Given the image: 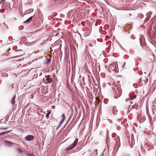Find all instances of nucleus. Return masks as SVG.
Segmentation results:
<instances>
[{
	"label": "nucleus",
	"instance_id": "f257e3e1",
	"mask_svg": "<svg viewBox=\"0 0 156 156\" xmlns=\"http://www.w3.org/2000/svg\"><path fill=\"white\" fill-rule=\"evenodd\" d=\"M119 141L120 139L118 136H117V137L115 139H113L109 143L108 142V140H107L106 143L107 144L108 150H109L110 149H111V147H112V148L114 144L115 145L114 148L115 149L117 148H119V146L118 147Z\"/></svg>",
	"mask_w": 156,
	"mask_h": 156
},
{
	"label": "nucleus",
	"instance_id": "f03ea898",
	"mask_svg": "<svg viewBox=\"0 0 156 156\" xmlns=\"http://www.w3.org/2000/svg\"><path fill=\"white\" fill-rule=\"evenodd\" d=\"M40 60L41 62L44 65L47 64L51 61V59L46 56H44L43 53L41 54V56H40Z\"/></svg>",
	"mask_w": 156,
	"mask_h": 156
},
{
	"label": "nucleus",
	"instance_id": "7ed1b4c3",
	"mask_svg": "<svg viewBox=\"0 0 156 156\" xmlns=\"http://www.w3.org/2000/svg\"><path fill=\"white\" fill-rule=\"evenodd\" d=\"M108 71L110 73L116 74L118 73V68H116V65L115 64H111L109 65L108 68Z\"/></svg>",
	"mask_w": 156,
	"mask_h": 156
},
{
	"label": "nucleus",
	"instance_id": "20e7f679",
	"mask_svg": "<svg viewBox=\"0 0 156 156\" xmlns=\"http://www.w3.org/2000/svg\"><path fill=\"white\" fill-rule=\"evenodd\" d=\"M78 139L76 138L74 141L73 143L69 146L68 147L65 149L66 151H68L71 150L73 149L76 145L78 142Z\"/></svg>",
	"mask_w": 156,
	"mask_h": 156
},
{
	"label": "nucleus",
	"instance_id": "39448f33",
	"mask_svg": "<svg viewBox=\"0 0 156 156\" xmlns=\"http://www.w3.org/2000/svg\"><path fill=\"white\" fill-rule=\"evenodd\" d=\"M117 92L115 91L114 93V98L117 99L119 97L122 93V90L120 87H117Z\"/></svg>",
	"mask_w": 156,
	"mask_h": 156
},
{
	"label": "nucleus",
	"instance_id": "423d86ee",
	"mask_svg": "<svg viewBox=\"0 0 156 156\" xmlns=\"http://www.w3.org/2000/svg\"><path fill=\"white\" fill-rule=\"evenodd\" d=\"M34 136L33 135H29L26 136L25 138V140L27 141H31L34 139Z\"/></svg>",
	"mask_w": 156,
	"mask_h": 156
},
{
	"label": "nucleus",
	"instance_id": "0eeeda50",
	"mask_svg": "<svg viewBox=\"0 0 156 156\" xmlns=\"http://www.w3.org/2000/svg\"><path fill=\"white\" fill-rule=\"evenodd\" d=\"M66 116L64 114H62L60 118H61V120L60 122V126L63 122L65 119Z\"/></svg>",
	"mask_w": 156,
	"mask_h": 156
},
{
	"label": "nucleus",
	"instance_id": "6e6552de",
	"mask_svg": "<svg viewBox=\"0 0 156 156\" xmlns=\"http://www.w3.org/2000/svg\"><path fill=\"white\" fill-rule=\"evenodd\" d=\"M44 82L45 83H51L52 81V80L51 78H47L45 79V80H44Z\"/></svg>",
	"mask_w": 156,
	"mask_h": 156
},
{
	"label": "nucleus",
	"instance_id": "1a4fd4ad",
	"mask_svg": "<svg viewBox=\"0 0 156 156\" xmlns=\"http://www.w3.org/2000/svg\"><path fill=\"white\" fill-rule=\"evenodd\" d=\"M113 113L115 114L116 115L117 112V110L116 109V107L115 106H114L112 108Z\"/></svg>",
	"mask_w": 156,
	"mask_h": 156
},
{
	"label": "nucleus",
	"instance_id": "9d476101",
	"mask_svg": "<svg viewBox=\"0 0 156 156\" xmlns=\"http://www.w3.org/2000/svg\"><path fill=\"white\" fill-rule=\"evenodd\" d=\"M5 145L7 146H12V144L10 142L8 141H5Z\"/></svg>",
	"mask_w": 156,
	"mask_h": 156
},
{
	"label": "nucleus",
	"instance_id": "9b49d317",
	"mask_svg": "<svg viewBox=\"0 0 156 156\" xmlns=\"http://www.w3.org/2000/svg\"><path fill=\"white\" fill-rule=\"evenodd\" d=\"M145 145L148 147H149V148L150 149H152L154 148V147L151 144H146Z\"/></svg>",
	"mask_w": 156,
	"mask_h": 156
},
{
	"label": "nucleus",
	"instance_id": "f8f14e48",
	"mask_svg": "<svg viewBox=\"0 0 156 156\" xmlns=\"http://www.w3.org/2000/svg\"><path fill=\"white\" fill-rule=\"evenodd\" d=\"M15 98H16V95H14V97H13L12 101V103L13 104H13H15Z\"/></svg>",
	"mask_w": 156,
	"mask_h": 156
},
{
	"label": "nucleus",
	"instance_id": "ddd939ff",
	"mask_svg": "<svg viewBox=\"0 0 156 156\" xmlns=\"http://www.w3.org/2000/svg\"><path fill=\"white\" fill-rule=\"evenodd\" d=\"M135 98H136V96L135 95V96H132L131 97H129V100H133Z\"/></svg>",
	"mask_w": 156,
	"mask_h": 156
},
{
	"label": "nucleus",
	"instance_id": "4468645a",
	"mask_svg": "<svg viewBox=\"0 0 156 156\" xmlns=\"http://www.w3.org/2000/svg\"><path fill=\"white\" fill-rule=\"evenodd\" d=\"M33 17L32 16H31L28 19H27L26 21H25V23H27L29 22V21L31 20L32 19Z\"/></svg>",
	"mask_w": 156,
	"mask_h": 156
},
{
	"label": "nucleus",
	"instance_id": "2eb2a0df",
	"mask_svg": "<svg viewBox=\"0 0 156 156\" xmlns=\"http://www.w3.org/2000/svg\"><path fill=\"white\" fill-rule=\"evenodd\" d=\"M51 111H48V112H47V114H46V118H47V119L48 118V117H49V114L50 113H51Z\"/></svg>",
	"mask_w": 156,
	"mask_h": 156
},
{
	"label": "nucleus",
	"instance_id": "dca6fc26",
	"mask_svg": "<svg viewBox=\"0 0 156 156\" xmlns=\"http://www.w3.org/2000/svg\"><path fill=\"white\" fill-rule=\"evenodd\" d=\"M150 16L147 17L144 20V23L147 22L150 18Z\"/></svg>",
	"mask_w": 156,
	"mask_h": 156
},
{
	"label": "nucleus",
	"instance_id": "f3484780",
	"mask_svg": "<svg viewBox=\"0 0 156 156\" xmlns=\"http://www.w3.org/2000/svg\"><path fill=\"white\" fill-rule=\"evenodd\" d=\"M42 31L43 32V34L44 33V32H46V30L44 28H43V29H41V30H40V31Z\"/></svg>",
	"mask_w": 156,
	"mask_h": 156
},
{
	"label": "nucleus",
	"instance_id": "a211bd4d",
	"mask_svg": "<svg viewBox=\"0 0 156 156\" xmlns=\"http://www.w3.org/2000/svg\"><path fill=\"white\" fill-rule=\"evenodd\" d=\"M17 152H19L20 153L21 152V150L19 148L17 149Z\"/></svg>",
	"mask_w": 156,
	"mask_h": 156
},
{
	"label": "nucleus",
	"instance_id": "6ab92c4d",
	"mask_svg": "<svg viewBox=\"0 0 156 156\" xmlns=\"http://www.w3.org/2000/svg\"><path fill=\"white\" fill-rule=\"evenodd\" d=\"M116 136V134L115 133H113L112 134V137H114Z\"/></svg>",
	"mask_w": 156,
	"mask_h": 156
},
{
	"label": "nucleus",
	"instance_id": "aec40b11",
	"mask_svg": "<svg viewBox=\"0 0 156 156\" xmlns=\"http://www.w3.org/2000/svg\"><path fill=\"white\" fill-rule=\"evenodd\" d=\"M10 132H11V130H9V131H7L5 132V134H6L8 133H9Z\"/></svg>",
	"mask_w": 156,
	"mask_h": 156
},
{
	"label": "nucleus",
	"instance_id": "412c9836",
	"mask_svg": "<svg viewBox=\"0 0 156 156\" xmlns=\"http://www.w3.org/2000/svg\"><path fill=\"white\" fill-rule=\"evenodd\" d=\"M42 15L41 13H40V16H40V18H41V19H42Z\"/></svg>",
	"mask_w": 156,
	"mask_h": 156
},
{
	"label": "nucleus",
	"instance_id": "4be33fe9",
	"mask_svg": "<svg viewBox=\"0 0 156 156\" xmlns=\"http://www.w3.org/2000/svg\"><path fill=\"white\" fill-rule=\"evenodd\" d=\"M5 134V132H4L2 133H0V135H4Z\"/></svg>",
	"mask_w": 156,
	"mask_h": 156
},
{
	"label": "nucleus",
	"instance_id": "5701e85b",
	"mask_svg": "<svg viewBox=\"0 0 156 156\" xmlns=\"http://www.w3.org/2000/svg\"><path fill=\"white\" fill-rule=\"evenodd\" d=\"M125 65H126V63H124V64L123 65V68H124V67L125 66Z\"/></svg>",
	"mask_w": 156,
	"mask_h": 156
},
{
	"label": "nucleus",
	"instance_id": "b1692460",
	"mask_svg": "<svg viewBox=\"0 0 156 156\" xmlns=\"http://www.w3.org/2000/svg\"><path fill=\"white\" fill-rule=\"evenodd\" d=\"M39 115H40V118L41 117V116H42V118H43V115H41L40 114Z\"/></svg>",
	"mask_w": 156,
	"mask_h": 156
},
{
	"label": "nucleus",
	"instance_id": "393cba45",
	"mask_svg": "<svg viewBox=\"0 0 156 156\" xmlns=\"http://www.w3.org/2000/svg\"><path fill=\"white\" fill-rule=\"evenodd\" d=\"M5 0H1V2H4Z\"/></svg>",
	"mask_w": 156,
	"mask_h": 156
},
{
	"label": "nucleus",
	"instance_id": "a878e982",
	"mask_svg": "<svg viewBox=\"0 0 156 156\" xmlns=\"http://www.w3.org/2000/svg\"><path fill=\"white\" fill-rule=\"evenodd\" d=\"M42 75V73H40V76Z\"/></svg>",
	"mask_w": 156,
	"mask_h": 156
},
{
	"label": "nucleus",
	"instance_id": "bb28decb",
	"mask_svg": "<svg viewBox=\"0 0 156 156\" xmlns=\"http://www.w3.org/2000/svg\"><path fill=\"white\" fill-rule=\"evenodd\" d=\"M42 36L43 37H45L46 36V35H44V34H43V35H42Z\"/></svg>",
	"mask_w": 156,
	"mask_h": 156
},
{
	"label": "nucleus",
	"instance_id": "cd10ccee",
	"mask_svg": "<svg viewBox=\"0 0 156 156\" xmlns=\"http://www.w3.org/2000/svg\"><path fill=\"white\" fill-rule=\"evenodd\" d=\"M133 147V146L131 145V146H130L131 148H132Z\"/></svg>",
	"mask_w": 156,
	"mask_h": 156
},
{
	"label": "nucleus",
	"instance_id": "c85d7f7f",
	"mask_svg": "<svg viewBox=\"0 0 156 156\" xmlns=\"http://www.w3.org/2000/svg\"><path fill=\"white\" fill-rule=\"evenodd\" d=\"M30 10L31 11H33V10L32 9H30Z\"/></svg>",
	"mask_w": 156,
	"mask_h": 156
},
{
	"label": "nucleus",
	"instance_id": "c756f323",
	"mask_svg": "<svg viewBox=\"0 0 156 156\" xmlns=\"http://www.w3.org/2000/svg\"><path fill=\"white\" fill-rule=\"evenodd\" d=\"M4 129V130H6V128H4V129Z\"/></svg>",
	"mask_w": 156,
	"mask_h": 156
}]
</instances>
